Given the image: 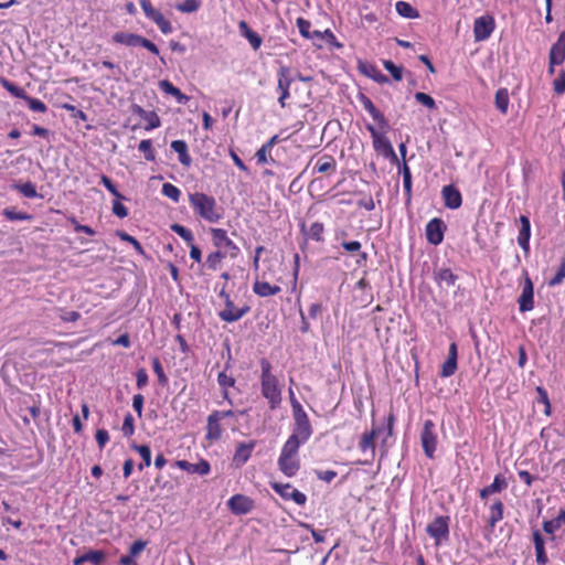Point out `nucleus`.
I'll use <instances>...</instances> for the list:
<instances>
[{"label":"nucleus","mask_w":565,"mask_h":565,"mask_svg":"<svg viewBox=\"0 0 565 565\" xmlns=\"http://www.w3.org/2000/svg\"><path fill=\"white\" fill-rule=\"evenodd\" d=\"M260 392L265 399H267L270 409H276L281 403L284 384L271 372L273 366L267 359H262L260 362Z\"/></svg>","instance_id":"obj_1"},{"label":"nucleus","mask_w":565,"mask_h":565,"mask_svg":"<svg viewBox=\"0 0 565 565\" xmlns=\"http://www.w3.org/2000/svg\"><path fill=\"white\" fill-rule=\"evenodd\" d=\"M189 202L194 213L209 223H217L223 217V210L216 200L203 192L189 194Z\"/></svg>","instance_id":"obj_2"},{"label":"nucleus","mask_w":565,"mask_h":565,"mask_svg":"<svg viewBox=\"0 0 565 565\" xmlns=\"http://www.w3.org/2000/svg\"><path fill=\"white\" fill-rule=\"evenodd\" d=\"M394 416L391 414L387 417V424L383 427H374L371 431H365L361 436L359 448L363 454H369L370 458L361 461L362 465H371L375 457L376 445L375 439L382 437V448L385 446L386 440L393 434Z\"/></svg>","instance_id":"obj_3"},{"label":"nucleus","mask_w":565,"mask_h":565,"mask_svg":"<svg viewBox=\"0 0 565 565\" xmlns=\"http://www.w3.org/2000/svg\"><path fill=\"white\" fill-rule=\"evenodd\" d=\"M313 429L309 417L303 408H297V412L292 413L291 434L289 437L307 443Z\"/></svg>","instance_id":"obj_4"},{"label":"nucleus","mask_w":565,"mask_h":565,"mask_svg":"<svg viewBox=\"0 0 565 565\" xmlns=\"http://www.w3.org/2000/svg\"><path fill=\"white\" fill-rule=\"evenodd\" d=\"M111 41L129 47L142 46L152 54H159V49L153 42L136 33L116 32L111 35Z\"/></svg>","instance_id":"obj_5"},{"label":"nucleus","mask_w":565,"mask_h":565,"mask_svg":"<svg viewBox=\"0 0 565 565\" xmlns=\"http://www.w3.org/2000/svg\"><path fill=\"white\" fill-rule=\"evenodd\" d=\"M213 245L222 252H227V256L236 258L239 254V247L227 236L223 228L213 227L210 230Z\"/></svg>","instance_id":"obj_6"},{"label":"nucleus","mask_w":565,"mask_h":565,"mask_svg":"<svg viewBox=\"0 0 565 565\" xmlns=\"http://www.w3.org/2000/svg\"><path fill=\"white\" fill-rule=\"evenodd\" d=\"M420 443L425 455L428 458H434L437 449V433L436 426L431 419H426L420 433Z\"/></svg>","instance_id":"obj_7"},{"label":"nucleus","mask_w":565,"mask_h":565,"mask_svg":"<svg viewBox=\"0 0 565 565\" xmlns=\"http://www.w3.org/2000/svg\"><path fill=\"white\" fill-rule=\"evenodd\" d=\"M140 7L145 15L154 22L159 30L163 34H170L172 32L171 23L164 18V15L157 9H154L150 0H139Z\"/></svg>","instance_id":"obj_8"},{"label":"nucleus","mask_w":565,"mask_h":565,"mask_svg":"<svg viewBox=\"0 0 565 565\" xmlns=\"http://www.w3.org/2000/svg\"><path fill=\"white\" fill-rule=\"evenodd\" d=\"M495 29L494 18L490 14L478 17L473 22V36L476 42L488 40Z\"/></svg>","instance_id":"obj_9"},{"label":"nucleus","mask_w":565,"mask_h":565,"mask_svg":"<svg viewBox=\"0 0 565 565\" xmlns=\"http://www.w3.org/2000/svg\"><path fill=\"white\" fill-rule=\"evenodd\" d=\"M294 82L290 68L281 66L277 73V92L279 93L278 103L281 107L286 106V100L290 97V86Z\"/></svg>","instance_id":"obj_10"},{"label":"nucleus","mask_w":565,"mask_h":565,"mask_svg":"<svg viewBox=\"0 0 565 565\" xmlns=\"http://www.w3.org/2000/svg\"><path fill=\"white\" fill-rule=\"evenodd\" d=\"M427 534L435 540L436 545H439L443 540L449 536V516H437L426 527Z\"/></svg>","instance_id":"obj_11"},{"label":"nucleus","mask_w":565,"mask_h":565,"mask_svg":"<svg viewBox=\"0 0 565 565\" xmlns=\"http://www.w3.org/2000/svg\"><path fill=\"white\" fill-rule=\"evenodd\" d=\"M270 486L285 500H292L298 505H305L307 502V495L290 483L271 482Z\"/></svg>","instance_id":"obj_12"},{"label":"nucleus","mask_w":565,"mask_h":565,"mask_svg":"<svg viewBox=\"0 0 565 565\" xmlns=\"http://www.w3.org/2000/svg\"><path fill=\"white\" fill-rule=\"evenodd\" d=\"M446 224L441 218L434 217L426 225V238L431 245H439L444 241Z\"/></svg>","instance_id":"obj_13"},{"label":"nucleus","mask_w":565,"mask_h":565,"mask_svg":"<svg viewBox=\"0 0 565 565\" xmlns=\"http://www.w3.org/2000/svg\"><path fill=\"white\" fill-rule=\"evenodd\" d=\"M224 305L225 307L223 310L218 312V317L222 321L225 322L238 321L249 311L248 306L237 309L234 306V302L232 301L231 297H226V302H224Z\"/></svg>","instance_id":"obj_14"},{"label":"nucleus","mask_w":565,"mask_h":565,"mask_svg":"<svg viewBox=\"0 0 565 565\" xmlns=\"http://www.w3.org/2000/svg\"><path fill=\"white\" fill-rule=\"evenodd\" d=\"M227 507L232 513L236 515H244L253 510L254 501L246 495L234 494L228 499Z\"/></svg>","instance_id":"obj_15"},{"label":"nucleus","mask_w":565,"mask_h":565,"mask_svg":"<svg viewBox=\"0 0 565 565\" xmlns=\"http://www.w3.org/2000/svg\"><path fill=\"white\" fill-rule=\"evenodd\" d=\"M518 302L521 312L531 311L534 308V287L529 276L524 279Z\"/></svg>","instance_id":"obj_16"},{"label":"nucleus","mask_w":565,"mask_h":565,"mask_svg":"<svg viewBox=\"0 0 565 565\" xmlns=\"http://www.w3.org/2000/svg\"><path fill=\"white\" fill-rule=\"evenodd\" d=\"M444 204L446 207L456 210L462 204V196L460 191L452 184L445 185L441 190Z\"/></svg>","instance_id":"obj_17"},{"label":"nucleus","mask_w":565,"mask_h":565,"mask_svg":"<svg viewBox=\"0 0 565 565\" xmlns=\"http://www.w3.org/2000/svg\"><path fill=\"white\" fill-rule=\"evenodd\" d=\"M174 465L183 471L199 476H206L211 471V466L205 459H200L196 463H191L186 460H177Z\"/></svg>","instance_id":"obj_18"},{"label":"nucleus","mask_w":565,"mask_h":565,"mask_svg":"<svg viewBox=\"0 0 565 565\" xmlns=\"http://www.w3.org/2000/svg\"><path fill=\"white\" fill-rule=\"evenodd\" d=\"M131 111L134 115L139 116L147 122L145 129L148 131L156 129V128L160 127V125H161L160 117L154 111L146 110L137 104H134L131 106Z\"/></svg>","instance_id":"obj_19"},{"label":"nucleus","mask_w":565,"mask_h":565,"mask_svg":"<svg viewBox=\"0 0 565 565\" xmlns=\"http://www.w3.org/2000/svg\"><path fill=\"white\" fill-rule=\"evenodd\" d=\"M279 470L288 478L295 477L300 469L299 457L279 456L277 461Z\"/></svg>","instance_id":"obj_20"},{"label":"nucleus","mask_w":565,"mask_h":565,"mask_svg":"<svg viewBox=\"0 0 565 565\" xmlns=\"http://www.w3.org/2000/svg\"><path fill=\"white\" fill-rule=\"evenodd\" d=\"M521 227L518 235V244L525 252L530 250L531 223L527 216H520Z\"/></svg>","instance_id":"obj_21"},{"label":"nucleus","mask_w":565,"mask_h":565,"mask_svg":"<svg viewBox=\"0 0 565 565\" xmlns=\"http://www.w3.org/2000/svg\"><path fill=\"white\" fill-rule=\"evenodd\" d=\"M254 447H255L254 441L239 444L237 446L234 457H233L234 465L236 467H242L243 465H245L248 461V459L250 458Z\"/></svg>","instance_id":"obj_22"},{"label":"nucleus","mask_w":565,"mask_h":565,"mask_svg":"<svg viewBox=\"0 0 565 565\" xmlns=\"http://www.w3.org/2000/svg\"><path fill=\"white\" fill-rule=\"evenodd\" d=\"M565 60V32H563L557 42L553 44L550 51L551 65H559Z\"/></svg>","instance_id":"obj_23"},{"label":"nucleus","mask_w":565,"mask_h":565,"mask_svg":"<svg viewBox=\"0 0 565 565\" xmlns=\"http://www.w3.org/2000/svg\"><path fill=\"white\" fill-rule=\"evenodd\" d=\"M222 434L221 420L211 413L206 419L205 438L210 441H216L222 437Z\"/></svg>","instance_id":"obj_24"},{"label":"nucleus","mask_w":565,"mask_h":565,"mask_svg":"<svg viewBox=\"0 0 565 565\" xmlns=\"http://www.w3.org/2000/svg\"><path fill=\"white\" fill-rule=\"evenodd\" d=\"M434 279L439 287H451L456 284L458 277L451 271L450 268H438L434 273Z\"/></svg>","instance_id":"obj_25"},{"label":"nucleus","mask_w":565,"mask_h":565,"mask_svg":"<svg viewBox=\"0 0 565 565\" xmlns=\"http://www.w3.org/2000/svg\"><path fill=\"white\" fill-rule=\"evenodd\" d=\"M281 288L277 285H270L267 281L259 280L258 278L255 280L253 285V291L259 297H269L279 294Z\"/></svg>","instance_id":"obj_26"},{"label":"nucleus","mask_w":565,"mask_h":565,"mask_svg":"<svg viewBox=\"0 0 565 565\" xmlns=\"http://www.w3.org/2000/svg\"><path fill=\"white\" fill-rule=\"evenodd\" d=\"M238 29L250 44L254 50H258L262 45V38L254 32L245 21L238 22Z\"/></svg>","instance_id":"obj_27"},{"label":"nucleus","mask_w":565,"mask_h":565,"mask_svg":"<svg viewBox=\"0 0 565 565\" xmlns=\"http://www.w3.org/2000/svg\"><path fill=\"white\" fill-rule=\"evenodd\" d=\"M171 148L173 151L178 153L179 161L184 167H190L192 163V158L188 151V145L183 140H173L171 142Z\"/></svg>","instance_id":"obj_28"},{"label":"nucleus","mask_w":565,"mask_h":565,"mask_svg":"<svg viewBox=\"0 0 565 565\" xmlns=\"http://www.w3.org/2000/svg\"><path fill=\"white\" fill-rule=\"evenodd\" d=\"M159 87L166 94L173 96L179 104H186L189 102V99H190L178 87L172 85L167 79L160 81L159 82Z\"/></svg>","instance_id":"obj_29"},{"label":"nucleus","mask_w":565,"mask_h":565,"mask_svg":"<svg viewBox=\"0 0 565 565\" xmlns=\"http://www.w3.org/2000/svg\"><path fill=\"white\" fill-rule=\"evenodd\" d=\"M490 515L488 519V525L491 531L495 527L497 523L503 519V503L501 500H495L490 507Z\"/></svg>","instance_id":"obj_30"},{"label":"nucleus","mask_w":565,"mask_h":565,"mask_svg":"<svg viewBox=\"0 0 565 565\" xmlns=\"http://www.w3.org/2000/svg\"><path fill=\"white\" fill-rule=\"evenodd\" d=\"M335 159L332 156L324 154L317 160L313 167V171L319 173H327L335 171Z\"/></svg>","instance_id":"obj_31"},{"label":"nucleus","mask_w":565,"mask_h":565,"mask_svg":"<svg viewBox=\"0 0 565 565\" xmlns=\"http://www.w3.org/2000/svg\"><path fill=\"white\" fill-rule=\"evenodd\" d=\"M306 443L300 441L298 439L288 437L284 446L281 447L279 456L286 457H299V448Z\"/></svg>","instance_id":"obj_32"},{"label":"nucleus","mask_w":565,"mask_h":565,"mask_svg":"<svg viewBox=\"0 0 565 565\" xmlns=\"http://www.w3.org/2000/svg\"><path fill=\"white\" fill-rule=\"evenodd\" d=\"M359 68L364 75L369 76L379 84H385L388 82L387 76L381 73L374 65L361 64Z\"/></svg>","instance_id":"obj_33"},{"label":"nucleus","mask_w":565,"mask_h":565,"mask_svg":"<svg viewBox=\"0 0 565 565\" xmlns=\"http://www.w3.org/2000/svg\"><path fill=\"white\" fill-rule=\"evenodd\" d=\"M367 129L372 135L375 149L388 150L394 157H396L390 141L385 137L381 136L372 126H369Z\"/></svg>","instance_id":"obj_34"},{"label":"nucleus","mask_w":565,"mask_h":565,"mask_svg":"<svg viewBox=\"0 0 565 565\" xmlns=\"http://www.w3.org/2000/svg\"><path fill=\"white\" fill-rule=\"evenodd\" d=\"M494 103H495V107L502 114H507L508 113L510 98H509V92H508L507 88H500V89L497 90Z\"/></svg>","instance_id":"obj_35"},{"label":"nucleus","mask_w":565,"mask_h":565,"mask_svg":"<svg viewBox=\"0 0 565 565\" xmlns=\"http://www.w3.org/2000/svg\"><path fill=\"white\" fill-rule=\"evenodd\" d=\"M396 12L407 19H415L419 17V13L406 1H397L395 3Z\"/></svg>","instance_id":"obj_36"},{"label":"nucleus","mask_w":565,"mask_h":565,"mask_svg":"<svg viewBox=\"0 0 565 565\" xmlns=\"http://www.w3.org/2000/svg\"><path fill=\"white\" fill-rule=\"evenodd\" d=\"M132 448L140 455L142 462L139 465V469L142 470L145 467L151 465V450L147 445H134Z\"/></svg>","instance_id":"obj_37"},{"label":"nucleus","mask_w":565,"mask_h":565,"mask_svg":"<svg viewBox=\"0 0 565 565\" xmlns=\"http://www.w3.org/2000/svg\"><path fill=\"white\" fill-rule=\"evenodd\" d=\"M364 109L370 114V116L379 124L385 125V118L383 114L374 106L371 99L365 98L364 100Z\"/></svg>","instance_id":"obj_38"},{"label":"nucleus","mask_w":565,"mask_h":565,"mask_svg":"<svg viewBox=\"0 0 565 565\" xmlns=\"http://www.w3.org/2000/svg\"><path fill=\"white\" fill-rule=\"evenodd\" d=\"M227 256V252L216 250L207 255L206 257V266L212 269L216 270L223 258Z\"/></svg>","instance_id":"obj_39"},{"label":"nucleus","mask_w":565,"mask_h":565,"mask_svg":"<svg viewBox=\"0 0 565 565\" xmlns=\"http://www.w3.org/2000/svg\"><path fill=\"white\" fill-rule=\"evenodd\" d=\"M0 83H1L2 87L6 90H8L12 96L18 97V98L25 97V95H26L25 92L18 85H15L14 83L10 82L9 79L0 78Z\"/></svg>","instance_id":"obj_40"},{"label":"nucleus","mask_w":565,"mask_h":565,"mask_svg":"<svg viewBox=\"0 0 565 565\" xmlns=\"http://www.w3.org/2000/svg\"><path fill=\"white\" fill-rule=\"evenodd\" d=\"M161 192L164 196L169 198L174 203H178L180 201L181 191L172 183H163Z\"/></svg>","instance_id":"obj_41"},{"label":"nucleus","mask_w":565,"mask_h":565,"mask_svg":"<svg viewBox=\"0 0 565 565\" xmlns=\"http://www.w3.org/2000/svg\"><path fill=\"white\" fill-rule=\"evenodd\" d=\"M399 172L403 175V188H404V191L408 195H411V193H412V173H411L409 167L407 166V163L405 161L401 166Z\"/></svg>","instance_id":"obj_42"},{"label":"nucleus","mask_w":565,"mask_h":565,"mask_svg":"<svg viewBox=\"0 0 565 565\" xmlns=\"http://www.w3.org/2000/svg\"><path fill=\"white\" fill-rule=\"evenodd\" d=\"M487 488L490 492H492V494L500 493L508 488V481L504 476L497 475L493 479V482L487 486Z\"/></svg>","instance_id":"obj_43"},{"label":"nucleus","mask_w":565,"mask_h":565,"mask_svg":"<svg viewBox=\"0 0 565 565\" xmlns=\"http://www.w3.org/2000/svg\"><path fill=\"white\" fill-rule=\"evenodd\" d=\"M138 149L143 153L146 160L153 161L156 159L154 151L152 149V141L150 139L141 140Z\"/></svg>","instance_id":"obj_44"},{"label":"nucleus","mask_w":565,"mask_h":565,"mask_svg":"<svg viewBox=\"0 0 565 565\" xmlns=\"http://www.w3.org/2000/svg\"><path fill=\"white\" fill-rule=\"evenodd\" d=\"M383 66L392 75V77L395 81H401L403 78V67L402 66L395 65L390 60H384L383 61Z\"/></svg>","instance_id":"obj_45"},{"label":"nucleus","mask_w":565,"mask_h":565,"mask_svg":"<svg viewBox=\"0 0 565 565\" xmlns=\"http://www.w3.org/2000/svg\"><path fill=\"white\" fill-rule=\"evenodd\" d=\"M201 2L199 0H184L177 4V10L183 13H192L199 10Z\"/></svg>","instance_id":"obj_46"},{"label":"nucleus","mask_w":565,"mask_h":565,"mask_svg":"<svg viewBox=\"0 0 565 565\" xmlns=\"http://www.w3.org/2000/svg\"><path fill=\"white\" fill-rule=\"evenodd\" d=\"M456 371H457V359L447 356L446 361L444 362V364L441 366L440 375L443 377H449V376L454 375Z\"/></svg>","instance_id":"obj_47"},{"label":"nucleus","mask_w":565,"mask_h":565,"mask_svg":"<svg viewBox=\"0 0 565 565\" xmlns=\"http://www.w3.org/2000/svg\"><path fill=\"white\" fill-rule=\"evenodd\" d=\"M15 189L25 198L32 199L38 196L35 185L32 182L17 184Z\"/></svg>","instance_id":"obj_48"},{"label":"nucleus","mask_w":565,"mask_h":565,"mask_svg":"<svg viewBox=\"0 0 565 565\" xmlns=\"http://www.w3.org/2000/svg\"><path fill=\"white\" fill-rule=\"evenodd\" d=\"M171 230H172V232L178 234L181 238H183L189 244H191L194 239L193 233L189 228H186L180 224L171 225Z\"/></svg>","instance_id":"obj_49"},{"label":"nucleus","mask_w":565,"mask_h":565,"mask_svg":"<svg viewBox=\"0 0 565 565\" xmlns=\"http://www.w3.org/2000/svg\"><path fill=\"white\" fill-rule=\"evenodd\" d=\"M414 97H415V100L417 103L422 104L426 108H428V109H435L436 108L435 99L431 96H429L428 94H425V93H422V92H417L414 95Z\"/></svg>","instance_id":"obj_50"},{"label":"nucleus","mask_w":565,"mask_h":565,"mask_svg":"<svg viewBox=\"0 0 565 565\" xmlns=\"http://www.w3.org/2000/svg\"><path fill=\"white\" fill-rule=\"evenodd\" d=\"M152 367H153V372L156 373V375L158 377L159 383L162 385L167 384L168 377L163 371V366H162L161 362L159 361V359L154 358L152 360Z\"/></svg>","instance_id":"obj_51"},{"label":"nucleus","mask_w":565,"mask_h":565,"mask_svg":"<svg viewBox=\"0 0 565 565\" xmlns=\"http://www.w3.org/2000/svg\"><path fill=\"white\" fill-rule=\"evenodd\" d=\"M117 235L122 242H127L129 243V245H132L136 252H138L139 254H143V248L141 244L134 236L129 235L126 232H118Z\"/></svg>","instance_id":"obj_52"},{"label":"nucleus","mask_w":565,"mask_h":565,"mask_svg":"<svg viewBox=\"0 0 565 565\" xmlns=\"http://www.w3.org/2000/svg\"><path fill=\"white\" fill-rule=\"evenodd\" d=\"M296 24H297V28H298L300 34L303 38H306V39L312 38V34L310 33V28H311L310 21H308L303 18H298L296 21Z\"/></svg>","instance_id":"obj_53"},{"label":"nucleus","mask_w":565,"mask_h":565,"mask_svg":"<svg viewBox=\"0 0 565 565\" xmlns=\"http://www.w3.org/2000/svg\"><path fill=\"white\" fill-rule=\"evenodd\" d=\"M271 149L266 148L265 145H263L256 152L255 157L257 159V163L265 164L268 161H274V159L270 157Z\"/></svg>","instance_id":"obj_54"},{"label":"nucleus","mask_w":565,"mask_h":565,"mask_svg":"<svg viewBox=\"0 0 565 565\" xmlns=\"http://www.w3.org/2000/svg\"><path fill=\"white\" fill-rule=\"evenodd\" d=\"M217 383L222 390H228L235 385V379L232 375H227L225 372H220Z\"/></svg>","instance_id":"obj_55"},{"label":"nucleus","mask_w":565,"mask_h":565,"mask_svg":"<svg viewBox=\"0 0 565 565\" xmlns=\"http://www.w3.org/2000/svg\"><path fill=\"white\" fill-rule=\"evenodd\" d=\"M83 556L85 562H90L95 565H98L105 558V554L102 551H89L83 554Z\"/></svg>","instance_id":"obj_56"},{"label":"nucleus","mask_w":565,"mask_h":565,"mask_svg":"<svg viewBox=\"0 0 565 565\" xmlns=\"http://www.w3.org/2000/svg\"><path fill=\"white\" fill-rule=\"evenodd\" d=\"M24 99L28 103V106L31 110L38 111V113H44L46 110V105L36 98H32L25 95Z\"/></svg>","instance_id":"obj_57"},{"label":"nucleus","mask_w":565,"mask_h":565,"mask_svg":"<svg viewBox=\"0 0 565 565\" xmlns=\"http://www.w3.org/2000/svg\"><path fill=\"white\" fill-rule=\"evenodd\" d=\"M121 430L125 436L134 435V433H135L134 417L130 414H127L125 416Z\"/></svg>","instance_id":"obj_58"},{"label":"nucleus","mask_w":565,"mask_h":565,"mask_svg":"<svg viewBox=\"0 0 565 565\" xmlns=\"http://www.w3.org/2000/svg\"><path fill=\"white\" fill-rule=\"evenodd\" d=\"M100 182L116 199H125L108 177L102 175Z\"/></svg>","instance_id":"obj_59"},{"label":"nucleus","mask_w":565,"mask_h":565,"mask_svg":"<svg viewBox=\"0 0 565 565\" xmlns=\"http://www.w3.org/2000/svg\"><path fill=\"white\" fill-rule=\"evenodd\" d=\"M3 214L10 221H24V220H29L30 218V215H28L25 213H22V212H17V211L11 210V209H6L3 211Z\"/></svg>","instance_id":"obj_60"},{"label":"nucleus","mask_w":565,"mask_h":565,"mask_svg":"<svg viewBox=\"0 0 565 565\" xmlns=\"http://www.w3.org/2000/svg\"><path fill=\"white\" fill-rule=\"evenodd\" d=\"M565 278V262L561 264V266L557 268L556 274L554 277L548 281L550 286H557L563 282Z\"/></svg>","instance_id":"obj_61"},{"label":"nucleus","mask_w":565,"mask_h":565,"mask_svg":"<svg viewBox=\"0 0 565 565\" xmlns=\"http://www.w3.org/2000/svg\"><path fill=\"white\" fill-rule=\"evenodd\" d=\"M120 199H117L113 203V213L118 216L119 218H124L128 215L127 207L119 202Z\"/></svg>","instance_id":"obj_62"},{"label":"nucleus","mask_w":565,"mask_h":565,"mask_svg":"<svg viewBox=\"0 0 565 565\" xmlns=\"http://www.w3.org/2000/svg\"><path fill=\"white\" fill-rule=\"evenodd\" d=\"M60 318L65 322H75L79 319L81 315L77 311H68L61 309Z\"/></svg>","instance_id":"obj_63"},{"label":"nucleus","mask_w":565,"mask_h":565,"mask_svg":"<svg viewBox=\"0 0 565 565\" xmlns=\"http://www.w3.org/2000/svg\"><path fill=\"white\" fill-rule=\"evenodd\" d=\"M554 90L557 94H563L565 92V72H563L555 81H554Z\"/></svg>","instance_id":"obj_64"}]
</instances>
